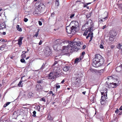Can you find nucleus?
Segmentation results:
<instances>
[{
  "mask_svg": "<svg viewBox=\"0 0 122 122\" xmlns=\"http://www.w3.org/2000/svg\"><path fill=\"white\" fill-rule=\"evenodd\" d=\"M75 39L74 40L68 44L66 41H63L61 39H57L55 41V44L53 46V48L55 50L63 51L64 50L70 51L72 52L74 51H77L80 49V46L82 43L80 41L76 42Z\"/></svg>",
  "mask_w": 122,
  "mask_h": 122,
  "instance_id": "obj_1",
  "label": "nucleus"
},
{
  "mask_svg": "<svg viewBox=\"0 0 122 122\" xmlns=\"http://www.w3.org/2000/svg\"><path fill=\"white\" fill-rule=\"evenodd\" d=\"M95 56V58H93L92 60V64L93 66L97 67L104 64V60L101 55L97 54H96Z\"/></svg>",
  "mask_w": 122,
  "mask_h": 122,
  "instance_id": "obj_2",
  "label": "nucleus"
},
{
  "mask_svg": "<svg viewBox=\"0 0 122 122\" xmlns=\"http://www.w3.org/2000/svg\"><path fill=\"white\" fill-rule=\"evenodd\" d=\"M107 91L106 90L101 92L102 97L101 99V103L102 105H105L107 102Z\"/></svg>",
  "mask_w": 122,
  "mask_h": 122,
  "instance_id": "obj_3",
  "label": "nucleus"
},
{
  "mask_svg": "<svg viewBox=\"0 0 122 122\" xmlns=\"http://www.w3.org/2000/svg\"><path fill=\"white\" fill-rule=\"evenodd\" d=\"M107 78H108L106 80H107L108 81H107L106 83L108 86L109 88H110L111 87L114 88L116 87L117 85V84L116 83L113 82L111 83L110 82L112 80V77L110 76Z\"/></svg>",
  "mask_w": 122,
  "mask_h": 122,
  "instance_id": "obj_4",
  "label": "nucleus"
},
{
  "mask_svg": "<svg viewBox=\"0 0 122 122\" xmlns=\"http://www.w3.org/2000/svg\"><path fill=\"white\" fill-rule=\"evenodd\" d=\"M71 24L72 25V27L75 29V31H78L79 30V24L77 21H72L71 23Z\"/></svg>",
  "mask_w": 122,
  "mask_h": 122,
  "instance_id": "obj_5",
  "label": "nucleus"
},
{
  "mask_svg": "<svg viewBox=\"0 0 122 122\" xmlns=\"http://www.w3.org/2000/svg\"><path fill=\"white\" fill-rule=\"evenodd\" d=\"M85 25H86L87 26H88L90 28L89 29H91L92 31H93L94 29L93 24L92 21L91 20H87V22L85 24Z\"/></svg>",
  "mask_w": 122,
  "mask_h": 122,
  "instance_id": "obj_6",
  "label": "nucleus"
},
{
  "mask_svg": "<svg viewBox=\"0 0 122 122\" xmlns=\"http://www.w3.org/2000/svg\"><path fill=\"white\" fill-rule=\"evenodd\" d=\"M66 30L68 34H70L72 33L73 34L74 33L76 32V31H75V29L73 28L72 27H71L69 26H68L66 27Z\"/></svg>",
  "mask_w": 122,
  "mask_h": 122,
  "instance_id": "obj_7",
  "label": "nucleus"
},
{
  "mask_svg": "<svg viewBox=\"0 0 122 122\" xmlns=\"http://www.w3.org/2000/svg\"><path fill=\"white\" fill-rule=\"evenodd\" d=\"M45 8V5L42 3H40L38 5V9L37 10H38V11L40 12H43V10Z\"/></svg>",
  "mask_w": 122,
  "mask_h": 122,
  "instance_id": "obj_8",
  "label": "nucleus"
},
{
  "mask_svg": "<svg viewBox=\"0 0 122 122\" xmlns=\"http://www.w3.org/2000/svg\"><path fill=\"white\" fill-rule=\"evenodd\" d=\"M61 71L60 67L59 65L57 66H55L53 68L52 71V72H54L55 74H59V72Z\"/></svg>",
  "mask_w": 122,
  "mask_h": 122,
  "instance_id": "obj_9",
  "label": "nucleus"
},
{
  "mask_svg": "<svg viewBox=\"0 0 122 122\" xmlns=\"http://www.w3.org/2000/svg\"><path fill=\"white\" fill-rule=\"evenodd\" d=\"M71 80L72 82L76 84L80 83V81L78 78L76 77H72Z\"/></svg>",
  "mask_w": 122,
  "mask_h": 122,
  "instance_id": "obj_10",
  "label": "nucleus"
},
{
  "mask_svg": "<svg viewBox=\"0 0 122 122\" xmlns=\"http://www.w3.org/2000/svg\"><path fill=\"white\" fill-rule=\"evenodd\" d=\"M57 75V74H55L54 72H52L51 73H50L49 75V79H51L53 81Z\"/></svg>",
  "mask_w": 122,
  "mask_h": 122,
  "instance_id": "obj_11",
  "label": "nucleus"
},
{
  "mask_svg": "<svg viewBox=\"0 0 122 122\" xmlns=\"http://www.w3.org/2000/svg\"><path fill=\"white\" fill-rule=\"evenodd\" d=\"M92 30L91 29H88V30H89V32L87 33L88 35L86 37V38L87 39L88 37H90V40L89 41L90 42L92 40L93 37V32H92L93 31H92Z\"/></svg>",
  "mask_w": 122,
  "mask_h": 122,
  "instance_id": "obj_12",
  "label": "nucleus"
},
{
  "mask_svg": "<svg viewBox=\"0 0 122 122\" xmlns=\"http://www.w3.org/2000/svg\"><path fill=\"white\" fill-rule=\"evenodd\" d=\"M105 13L101 17V18H99V22H102L104 21L106 19H107V15L105 17H103V16L104 15Z\"/></svg>",
  "mask_w": 122,
  "mask_h": 122,
  "instance_id": "obj_13",
  "label": "nucleus"
},
{
  "mask_svg": "<svg viewBox=\"0 0 122 122\" xmlns=\"http://www.w3.org/2000/svg\"><path fill=\"white\" fill-rule=\"evenodd\" d=\"M116 70L117 72H120L122 70V65L121 64L120 65L117 66Z\"/></svg>",
  "mask_w": 122,
  "mask_h": 122,
  "instance_id": "obj_14",
  "label": "nucleus"
},
{
  "mask_svg": "<svg viewBox=\"0 0 122 122\" xmlns=\"http://www.w3.org/2000/svg\"><path fill=\"white\" fill-rule=\"evenodd\" d=\"M45 54L47 56H49L51 54V52L50 50L49 49H48L47 50H46L45 51Z\"/></svg>",
  "mask_w": 122,
  "mask_h": 122,
  "instance_id": "obj_15",
  "label": "nucleus"
},
{
  "mask_svg": "<svg viewBox=\"0 0 122 122\" xmlns=\"http://www.w3.org/2000/svg\"><path fill=\"white\" fill-rule=\"evenodd\" d=\"M23 38V37H20L18 39V44L20 45L22 44V40Z\"/></svg>",
  "mask_w": 122,
  "mask_h": 122,
  "instance_id": "obj_16",
  "label": "nucleus"
},
{
  "mask_svg": "<svg viewBox=\"0 0 122 122\" xmlns=\"http://www.w3.org/2000/svg\"><path fill=\"white\" fill-rule=\"evenodd\" d=\"M87 26L86 25H85V24L84 25L82 26L81 28V30L83 31H84L86 30V29L89 28V27H86Z\"/></svg>",
  "mask_w": 122,
  "mask_h": 122,
  "instance_id": "obj_17",
  "label": "nucleus"
},
{
  "mask_svg": "<svg viewBox=\"0 0 122 122\" xmlns=\"http://www.w3.org/2000/svg\"><path fill=\"white\" fill-rule=\"evenodd\" d=\"M36 89L38 90H42V89L41 85L40 84H37L36 85Z\"/></svg>",
  "mask_w": 122,
  "mask_h": 122,
  "instance_id": "obj_18",
  "label": "nucleus"
},
{
  "mask_svg": "<svg viewBox=\"0 0 122 122\" xmlns=\"http://www.w3.org/2000/svg\"><path fill=\"white\" fill-rule=\"evenodd\" d=\"M57 57V56H56V57H55V58L56 59L55 60V62L54 64L53 65V66H55V65L56 64H57L59 60H57L56 59V58H56Z\"/></svg>",
  "mask_w": 122,
  "mask_h": 122,
  "instance_id": "obj_19",
  "label": "nucleus"
},
{
  "mask_svg": "<svg viewBox=\"0 0 122 122\" xmlns=\"http://www.w3.org/2000/svg\"><path fill=\"white\" fill-rule=\"evenodd\" d=\"M47 119L48 120H53V118L51 117L50 114L48 115Z\"/></svg>",
  "mask_w": 122,
  "mask_h": 122,
  "instance_id": "obj_20",
  "label": "nucleus"
},
{
  "mask_svg": "<svg viewBox=\"0 0 122 122\" xmlns=\"http://www.w3.org/2000/svg\"><path fill=\"white\" fill-rule=\"evenodd\" d=\"M13 116L14 117H16L18 116V114L16 112H15L13 114Z\"/></svg>",
  "mask_w": 122,
  "mask_h": 122,
  "instance_id": "obj_21",
  "label": "nucleus"
},
{
  "mask_svg": "<svg viewBox=\"0 0 122 122\" xmlns=\"http://www.w3.org/2000/svg\"><path fill=\"white\" fill-rule=\"evenodd\" d=\"M80 59H79L78 58H77L75 59L74 62V63L75 64L77 63L78 62L80 61Z\"/></svg>",
  "mask_w": 122,
  "mask_h": 122,
  "instance_id": "obj_22",
  "label": "nucleus"
},
{
  "mask_svg": "<svg viewBox=\"0 0 122 122\" xmlns=\"http://www.w3.org/2000/svg\"><path fill=\"white\" fill-rule=\"evenodd\" d=\"M69 68V67H68L67 66H65L64 67L63 70L65 71H66L68 70Z\"/></svg>",
  "mask_w": 122,
  "mask_h": 122,
  "instance_id": "obj_23",
  "label": "nucleus"
},
{
  "mask_svg": "<svg viewBox=\"0 0 122 122\" xmlns=\"http://www.w3.org/2000/svg\"><path fill=\"white\" fill-rule=\"evenodd\" d=\"M18 25H17L16 26V28L17 29V30L20 31H22V29Z\"/></svg>",
  "mask_w": 122,
  "mask_h": 122,
  "instance_id": "obj_24",
  "label": "nucleus"
},
{
  "mask_svg": "<svg viewBox=\"0 0 122 122\" xmlns=\"http://www.w3.org/2000/svg\"><path fill=\"white\" fill-rule=\"evenodd\" d=\"M33 94L32 92H29L28 95V96L29 97H32L33 96Z\"/></svg>",
  "mask_w": 122,
  "mask_h": 122,
  "instance_id": "obj_25",
  "label": "nucleus"
},
{
  "mask_svg": "<svg viewBox=\"0 0 122 122\" xmlns=\"http://www.w3.org/2000/svg\"><path fill=\"white\" fill-rule=\"evenodd\" d=\"M2 24H0V29H1L5 28V25H3Z\"/></svg>",
  "mask_w": 122,
  "mask_h": 122,
  "instance_id": "obj_26",
  "label": "nucleus"
},
{
  "mask_svg": "<svg viewBox=\"0 0 122 122\" xmlns=\"http://www.w3.org/2000/svg\"><path fill=\"white\" fill-rule=\"evenodd\" d=\"M89 30L88 31V30L85 31L83 34V35L85 36H86L87 35V34L89 32Z\"/></svg>",
  "mask_w": 122,
  "mask_h": 122,
  "instance_id": "obj_27",
  "label": "nucleus"
},
{
  "mask_svg": "<svg viewBox=\"0 0 122 122\" xmlns=\"http://www.w3.org/2000/svg\"><path fill=\"white\" fill-rule=\"evenodd\" d=\"M23 81L21 80L19 81V83L18 84V85L19 86L22 87V85H21V83Z\"/></svg>",
  "mask_w": 122,
  "mask_h": 122,
  "instance_id": "obj_28",
  "label": "nucleus"
},
{
  "mask_svg": "<svg viewBox=\"0 0 122 122\" xmlns=\"http://www.w3.org/2000/svg\"><path fill=\"white\" fill-rule=\"evenodd\" d=\"M55 4L56 5V6H58L59 5V1L56 0L55 2Z\"/></svg>",
  "mask_w": 122,
  "mask_h": 122,
  "instance_id": "obj_29",
  "label": "nucleus"
},
{
  "mask_svg": "<svg viewBox=\"0 0 122 122\" xmlns=\"http://www.w3.org/2000/svg\"><path fill=\"white\" fill-rule=\"evenodd\" d=\"M6 46L5 45L2 46L1 47H0V50H3L4 47Z\"/></svg>",
  "mask_w": 122,
  "mask_h": 122,
  "instance_id": "obj_30",
  "label": "nucleus"
},
{
  "mask_svg": "<svg viewBox=\"0 0 122 122\" xmlns=\"http://www.w3.org/2000/svg\"><path fill=\"white\" fill-rule=\"evenodd\" d=\"M20 61L21 62L23 63H26L25 60L23 59L22 58L20 59Z\"/></svg>",
  "mask_w": 122,
  "mask_h": 122,
  "instance_id": "obj_31",
  "label": "nucleus"
},
{
  "mask_svg": "<svg viewBox=\"0 0 122 122\" xmlns=\"http://www.w3.org/2000/svg\"><path fill=\"white\" fill-rule=\"evenodd\" d=\"M45 64H44V63H43L40 69L41 70L43 69L45 67Z\"/></svg>",
  "mask_w": 122,
  "mask_h": 122,
  "instance_id": "obj_32",
  "label": "nucleus"
},
{
  "mask_svg": "<svg viewBox=\"0 0 122 122\" xmlns=\"http://www.w3.org/2000/svg\"><path fill=\"white\" fill-rule=\"evenodd\" d=\"M91 2L87 3L86 4L84 5H83V7H87V5H88L89 4H91Z\"/></svg>",
  "mask_w": 122,
  "mask_h": 122,
  "instance_id": "obj_33",
  "label": "nucleus"
},
{
  "mask_svg": "<svg viewBox=\"0 0 122 122\" xmlns=\"http://www.w3.org/2000/svg\"><path fill=\"white\" fill-rule=\"evenodd\" d=\"M109 40L110 41H112L114 40V39L113 37H110L109 38Z\"/></svg>",
  "mask_w": 122,
  "mask_h": 122,
  "instance_id": "obj_34",
  "label": "nucleus"
},
{
  "mask_svg": "<svg viewBox=\"0 0 122 122\" xmlns=\"http://www.w3.org/2000/svg\"><path fill=\"white\" fill-rule=\"evenodd\" d=\"M36 112L35 111H34L33 112V116L34 117H35L36 116Z\"/></svg>",
  "mask_w": 122,
  "mask_h": 122,
  "instance_id": "obj_35",
  "label": "nucleus"
},
{
  "mask_svg": "<svg viewBox=\"0 0 122 122\" xmlns=\"http://www.w3.org/2000/svg\"><path fill=\"white\" fill-rule=\"evenodd\" d=\"M21 56L22 58H25L26 57V55L25 54H22Z\"/></svg>",
  "mask_w": 122,
  "mask_h": 122,
  "instance_id": "obj_36",
  "label": "nucleus"
},
{
  "mask_svg": "<svg viewBox=\"0 0 122 122\" xmlns=\"http://www.w3.org/2000/svg\"><path fill=\"white\" fill-rule=\"evenodd\" d=\"M39 33L38 32H36V34L35 35L33 36V37L36 36V37H37Z\"/></svg>",
  "mask_w": 122,
  "mask_h": 122,
  "instance_id": "obj_37",
  "label": "nucleus"
},
{
  "mask_svg": "<svg viewBox=\"0 0 122 122\" xmlns=\"http://www.w3.org/2000/svg\"><path fill=\"white\" fill-rule=\"evenodd\" d=\"M74 15L75 14H72L70 16V18H72L74 16Z\"/></svg>",
  "mask_w": 122,
  "mask_h": 122,
  "instance_id": "obj_38",
  "label": "nucleus"
},
{
  "mask_svg": "<svg viewBox=\"0 0 122 122\" xmlns=\"http://www.w3.org/2000/svg\"><path fill=\"white\" fill-rule=\"evenodd\" d=\"M28 19L26 18H24V21L25 22H27L28 21Z\"/></svg>",
  "mask_w": 122,
  "mask_h": 122,
  "instance_id": "obj_39",
  "label": "nucleus"
},
{
  "mask_svg": "<svg viewBox=\"0 0 122 122\" xmlns=\"http://www.w3.org/2000/svg\"><path fill=\"white\" fill-rule=\"evenodd\" d=\"M119 112V110L118 109H117L115 111V112L116 113H118Z\"/></svg>",
  "mask_w": 122,
  "mask_h": 122,
  "instance_id": "obj_40",
  "label": "nucleus"
},
{
  "mask_svg": "<svg viewBox=\"0 0 122 122\" xmlns=\"http://www.w3.org/2000/svg\"><path fill=\"white\" fill-rule=\"evenodd\" d=\"M84 57V56L81 55L80 56V60H81V59H82Z\"/></svg>",
  "mask_w": 122,
  "mask_h": 122,
  "instance_id": "obj_41",
  "label": "nucleus"
},
{
  "mask_svg": "<svg viewBox=\"0 0 122 122\" xmlns=\"http://www.w3.org/2000/svg\"><path fill=\"white\" fill-rule=\"evenodd\" d=\"M91 15V14H90V13L88 15H86V17L88 18H89L90 17V16Z\"/></svg>",
  "mask_w": 122,
  "mask_h": 122,
  "instance_id": "obj_42",
  "label": "nucleus"
},
{
  "mask_svg": "<svg viewBox=\"0 0 122 122\" xmlns=\"http://www.w3.org/2000/svg\"><path fill=\"white\" fill-rule=\"evenodd\" d=\"M38 23L39 24V25H42V23L40 21H38Z\"/></svg>",
  "mask_w": 122,
  "mask_h": 122,
  "instance_id": "obj_43",
  "label": "nucleus"
},
{
  "mask_svg": "<svg viewBox=\"0 0 122 122\" xmlns=\"http://www.w3.org/2000/svg\"><path fill=\"white\" fill-rule=\"evenodd\" d=\"M41 100L42 101H44V102H46V100L45 98H41Z\"/></svg>",
  "mask_w": 122,
  "mask_h": 122,
  "instance_id": "obj_44",
  "label": "nucleus"
},
{
  "mask_svg": "<svg viewBox=\"0 0 122 122\" xmlns=\"http://www.w3.org/2000/svg\"><path fill=\"white\" fill-rule=\"evenodd\" d=\"M100 47L102 49H103L104 48L102 44H100Z\"/></svg>",
  "mask_w": 122,
  "mask_h": 122,
  "instance_id": "obj_45",
  "label": "nucleus"
},
{
  "mask_svg": "<svg viewBox=\"0 0 122 122\" xmlns=\"http://www.w3.org/2000/svg\"><path fill=\"white\" fill-rule=\"evenodd\" d=\"M36 10L34 12V14H38L39 13V12H36Z\"/></svg>",
  "mask_w": 122,
  "mask_h": 122,
  "instance_id": "obj_46",
  "label": "nucleus"
},
{
  "mask_svg": "<svg viewBox=\"0 0 122 122\" xmlns=\"http://www.w3.org/2000/svg\"><path fill=\"white\" fill-rule=\"evenodd\" d=\"M122 46V45H121L120 44H119L118 45V48H120V47Z\"/></svg>",
  "mask_w": 122,
  "mask_h": 122,
  "instance_id": "obj_47",
  "label": "nucleus"
},
{
  "mask_svg": "<svg viewBox=\"0 0 122 122\" xmlns=\"http://www.w3.org/2000/svg\"><path fill=\"white\" fill-rule=\"evenodd\" d=\"M86 46L85 45H84L83 46H82V49H84L85 48H86Z\"/></svg>",
  "mask_w": 122,
  "mask_h": 122,
  "instance_id": "obj_48",
  "label": "nucleus"
},
{
  "mask_svg": "<svg viewBox=\"0 0 122 122\" xmlns=\"http://www.w3.org/2000/svg\"><path fill=\"white\" fill-rule=\"evenodd\" d=\"M42 43V41L41 40H40V41L39 43V45H41V44Z\"/></svg>",
  "mask_w": 122,
  "mask_h": 122,
  "instance_id": "obj_49",
  "label": "nucleus"
},
{
  "mask_svg": "<svg viewBox=\"0 0 122 122\" xmlns=\"http://www.w3.org/2000/svg\"><path fill=\"white\" fill-rule=\"evenodd\" d=\"M41 81H38L37 82V83H41Z\"/></svg>",
  "mask_w": 122,
  "mask_h": 122,
  "instance_id": "obj_50",
  "label": "nucleus"
},
{
  "mask_svg": "<svg viewBox=\"0 0 122 122\" xmlns=\"http://www.w3.org/2000/svg\"><path fill=\"white\" fill-rule=\"evenodd\" d=\"M85 54V52L83 51V52H82V53L81 55L84 56V55Z\"/></svg>",
  "mask_w": 122,
  "mask_h": 122,
  "instance_id": "obj_51",
  "label": "nucleus"
},
{
  "mask_svg": "<svg viewBox=\"0 0 122 122\" xmlns=\"http://www.w3.org/2000/svg\"><path fill=\"white\" fill-rule=\"evenodd\" d=\"M56 87L57 89H58L60 88V85H58L57 86H56Z\"/></svg>",
  "mask_w": 122,
  "mask_h": 122,
  "instance_id": "obj_52",
  "label": "nucleus"
},
{
  "mask_svg": "<svg viewBox=\"0 0 122 122\" xmlns=\"http://www.w3.org/2000/svg\"><path fill=\"white\" fill-rule=\"evenodd\" d=\"M106 25H105L104 26H103V27L102 29H104L105 28H106Z\"/></svg>",
  "mask_w": 122,
  "mask_h": 122,
  "instance_id": "obj_53",
  "label": "nucleus"
},
{
  "mask_svg": "<svg viewBox=\"0 0 122 122\" xmlns=\"http://www.w3.org/2000/svg\"><path fill=\"white\" fill-rule=\"evenodd\" d=\"M49 93L50 94H52L53 93L52 91H50L49 92Z\"/></svg>",
  "mask_w": 122,
  "mask_h": 122,
  "instance_id": "obj_54",
  "label": "nucleus"
},
{
  "mask_svg": "<svg viewBox=\"0 0 122 122\" xmlns=\"http://www.w3.org/2000/svg\"><path fill=\"white\" fill-rule=\"evenodd\" d=\"M10 102H8L6 104L7 105V106L8 105L10 104Z\"/></svg>",
  "mask_w": 122,
  "mask_h": 122,
  "instance_id": "obj_55",
  "label": "nucleus"
},
{
  "mask_svg": "<svg viewBox=\"0 0 122 122\" xmlns=\"http://www.w3.org/2000/svg\"><path fill=\"white\" fill-rule=\"evenodd\" d=\"M119 110H122V105L119 108Z\"/></svg>",
  "mask_w": 122,
  "mask_h": 122,
  "instance_id": "obj_56",
  "label": "nucleus"
},
{
  "mask_svg": "<svg viewBox=\"0 0 122 122\" xmlns=\"http://www.w3.org/2000/svg\"><path fill=\"white\" fill-rule=\"evenodd\" d=\"M26 53V52H25V51H23L22 52V54H25Z\"/></svg>",
  "mask_w": 122,
  "mask_h": 122,
  "instance_id": "obj_57",
  "label": "nucleus"
},
{
  "mask_svg": "<svg viewBox=\"0 0 122 122\" xmlns=\"http://www.w3.org/2000/svg\"><path fill=\"white\" fill-rule=\"evenodd\" d=\"M65 82V80L63 79V80L61 81V83H63L64 82Z\"/></svg>",
  "mask_w": 122,
  "mask_h": 122,
  "instance_id": "obj_58",
  "label": "nucleus"
},
{
  "mask_svg": "<svg viewBox=\"0 0 122 122\" xmlns=\"http://www.w3.org/2000/svg\"><path fill=\"white\" fill-rule=\"evenodd\" d=\"M7 106V105L5 104L4 105V107H6Z\"/></svg>",
  "mask_w": 122,
  "mask_h": 122,
  "instance_id": "obj_59",
  "label": "nucleus"
},
{
  "mask_svg": "<svg viewBox=\"0 0 122 122\" xmlns=\"http://www.w3.org/2000/svg\"><path fill=\"white\" fill-rule=\"evenodd\" d=\"M25 76H23L21 78V80H22V79L23 77H25Z\"/></svg>",
  "mask_w": 122,
  "mask_h": 122,
  "instance_id": "obj_60",
  "label": "nucleus"
},
{
  "mask_svg": "<svg viewBox=\"0 0 122 122\" xmlns=\"http://www.w3.org/2000/svg\"><path fill=\"white\" fill-rule=\"evenodd\" d=\"M2 34L3 35H5L6 34V32H3Z\"/></svg>",
  "mask_w": 122,
  "mask_h": 122,
  "instance_id": "obj_61",
  "label": "nucleus"
},
{
  "mask_svg": "<svg viewBox=\"0 0 122 122\" xmlns=\"http://www.w3.org/2000/svg\"><path fill=\"white\" fill-rule=\"evenodd\" d=\"M86 92V91H84L82 92V93L84 95H85Z\"/></svg>",
  "mask_w": 122,
  "mask_h": 122,
  "instance_id": "obj_62",
  "label": "nucleus"
},
{
  "mask_svg": "<svg viewBox=\"0 0 122 122\" xmlns=\"http://www.w3.org/2000/svg\"><path fill=\"white\" fill-rule=\"evenodd\" d=\"M40 29H38V30H37V32H38V33H39V31H40Z\"/></svg>",
  "mask_w": 122,
  "mask_h": 122,
  "instance_id": "obj_63",
  "label": "nucleus"
},
{
  "mask_svg": "<svg viewBox=\"0 0 122 122\" xmlns=\"http://www.w3.org/2000/svg\"><path fill=\"white\" fill-rule=\"evenodd\" d=\"M5 41V40L4 39H3L2 40V41H1L2 42H3V41Z\"/></svg>",
  "mask_w": 122,
  "mask_h": 122,
  "instance_id": "obj_64",
  "label": "nucleus"
}]
</instances>
